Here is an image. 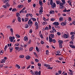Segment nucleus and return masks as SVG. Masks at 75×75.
<instances>
[{"mask_svg": "<svg viewBox=\"0 0 75 75\" xmlns=\"http://www.w3.org/2000/svg\"><path fill=\"white\" fill-rule=\"evenodd\" d=\"M62 3H61L59 4V5L60 6L59 8L60 9H64L65 8L64 6V4H65V0H62Z\"/></svg>", "mask_w": 75, "mask_h": 75, "instance_id": "nucleus-1", "label": "nucleus"}, {"mask_svg": "<svg viewBox=\"0 0 75 75\" xmlns=\"http://www.w3.org/2000/svg\"><path fill=\"white\" fill-rule=\"evenodd\" d=\"M62 37L63 38H67L69 37V34H64L62 35Z\"/></svg>", "mask_w": 75, "mask_h": 75, "instance_id": "nucleus-2", "label": "nucleus"}, {"mask_svg": "<svg viewBox=\"0 0 75 75\" xmlns=\"http://www.w3.org/2000/svg\"><path fill=\"white\" fill-rule=\"evenodd\" d=\"M15 39V37L14 36H10L9 38V40L10 42H13V40Z\"/></svg>", "mask_w": 75, "mask_h": 75, "instance_id": "nucleus-3", "label": "nucleus"}, {"mask_svg": "<svg viewBox=\"0 0 75 75\" xmlns=\"http://www.w3.org/2000/svg\"><path fill=\"white\" fill-rule=\"evenodd\" d=\"M44 66H45V67H48L47 69H52V67H50V65L49 64H44Z\"/></svg>", "mask_w": 75, "mask_h": 75, "instance_id": "nucleus-4", "label": "nucleus"}, {"mask_svg": "<svg viewBox=\"0 0 75 75\" xmlns=\"http://www.w3.org/2000/svg\"><path fill=\"white\" fill-rule=\"evenodd\" d=\"M35 25L36 26V30L38 29V27H39V26H38V23H37V22H36L35 23Z\"/></svg>", "mask_w": 75, "mask_h": 75, "instance_id": "nucleus-5", "label": "nucleus"}, {"mask_svg": "<svg viewBox=\"0 0 75 75\" xmlns=\"http://www.w3.org/2000/svg\"><path fill=\"white\" fill-rule=\"evenodd\" d=\"M59 23L58 22H55L53 23V25H59Z\"/></svg>", "mask_w": 75, "mask_h": 75, "instance_id": "nucleus-6", "label": "nucleus"}, {"mask_svg": "<svg viewBox=\"0 0 75 75\" xmlns=\"http://www.w3.org/2000/svg\"><path fill=\"white\" fill-rule=\"evenodd\" d=\"M39 3L40 6H42L43 3H42V0H39Z\"/></svg>", "mask_w": 75, "mask_h": 75, "instance_id": "nucleus-7", "label": "nucleus"}, {"mask_svg": "<svg viewBox=\"0 0 75 75\" xmlns=\"http://www.w3.org/2000/svg\"><path fill=\"white\" fill-rule=\"evenodd\" d=\"M35 75H40L41 74V71H39L38 72L36 71L35 73Z\"/></svg>", "mask_w": 75, "mask_h": 75, "instance_id": "nucleus-8", "label": "nucleus"}, {"mask_svg": "<svg viewBox=\"0 0 75 75\" xmlns=\"http://www.w3.org/2000/svg\"><path fill=\"white\" fill-rule=\"evenodd\" d=\"M49 41L50 42H52V38L50 36H49Z\"/></svg>", "mask_w": 75, "mask_h": 75, "instance_id": "nucleus-9", "label": "nucleus"}, {"mask_svg": "<svg viewBox=\"0 0 75 75\" xmlns=\"http://www.w3.org/2000/svg\"><path fill=\"white\" fill-rule=\"evenodd\" d=\"M56 7V4H55V3H53V5L52 6V8H54Z\"/></svg>", "mask_w": 75, "mask_h": 75, "instance_id": "nucleus-10", "label": "nucleus"}, {"mask_svg": "<svg viewBox=\"0 0 75 75\" xmlns=\"http://www.w3.org/2000/svg\"><path fill=\"white\" fill-rule=\"evenodd\" d=\"M70 11H71V10H70V9L67 10V9L65 8L64 10H63V12H69Z\"/></svg>", "mask_w": 75, "mask_h": 75, "instance_id": "nucleus-11", "label": "nucleus"}, {"mask_svg": "<svg viewBox=\"0 0 75 75\" xmlns=\"http://www.w3.org/2000/svg\"><path fill=\"white\" fill-rule=\"evenodd\" d=\"M61 25L62 26H64L66 25V23L65 22H62L61 23Z\"/></svg>", "mask_w": 75, "mask_h": 75, "instance_id": "nucleus-12", "label": "nucleus"}, {"mask_svg": "<svg viewBox=\"0 0 75 75\" xmlns=\"http://www.w3.org/2000/svg\"><path fill=\"white\" fill-rule=\"evenodd\" d=\"M24 40L25 41H28V38L27 37H25L24 38Z\"/></svg>", "mask_w": 75, "mask_h": 75, "instance_id": "nucleus-13", "label": "nucleus"}, {"mask_svg": "<svg viewBox=\"0 0 75 75\" xmlns=\"http://www.w3.org/2000/svg\"><path fill=\"white\" fill-rule=\"evenodd\" d=\"M23 50L24 49H23V48L21 47H19V48H18V52H19V51H20V50H21V51H23Z\"/></svg>", "mask_w": 75, "mask_h": 75, "instance_id": "nucleus-14", "label": "nucleus"}, {"mask_svg": "<svg viewBox=\"0 0 75 75\" xmlns=\"http://www.w3.org/2000/svg\"><path fill=\"white\" fill-rule=\"evenodd\" d=\"M30 58H31V57H30L29 55H28L26 57V59H30Z\"/></svg>", "mask_w": 75, "mask_h": 75, "instance_id": "nucleus-15", "label": "nucleus"}, {"mask_svg": "<svg viewBox=\"0 0 75 75\" xmlns=\"http://www.w3.org/2000/svg\"><path fill=\"white\" fill-rule=\"evenodd\" d=\"M13 47H10L9 48V50L10 52H11L13 51Z\"/></svg>", "mask_w": 75, "mask_h": 75, "instance_id": "nucleus-16", "label": "nucleus"}, {"mask_svg": "<svg viewBox=\"0 0 75 75\" xmlns=\"http://www.w3.org/2000/svg\"><path fill=\"white\" fill-rule=\"evenodd\" d=\"M33 49H34V47H30L29 49V51L30 52L32 51L33 50Z\"/></svg>", "mask_w": 75, "mask_h": 75, "instance_id": "nucleus-17", "label": "nucleus"}, {"mask_svg": "<svg viewBox=\"0 0 75 75\" xmlns=\"http://www.w3.org/2000/svg\"><path fill=\"white\" fill-rule=\"evenodd\" d=\"M59 44H63V41L60 40L59 41Z\"/></svg>", "mask_w": 75, "mask_h": 75, "instance_id": "nucleus-18", "label": "nucleus"}, {"mask_svg": "<svg viewBox=\"0 0 75 75\" xmlns=\"http://www.w3.org/2000/svg\"><path fill=\"white\" fill-rule=\"evenodd\" d=\"M63 21V17H61L59 18V21Z\"/></svg>", "mask_w": 75, "mask_h": 75, "instance_id": "nucleus-19", "label": "nucleus"}, {"mask_svg": "<svg viewBox=\"0 0 75 75\" xmlns=\"http://www.w3.org/2000/svg\"><path fill=\"white\" fill-rule=\"evenodd\" d=\"M69 43V46L71 45H74V42L72 41H71Z\"/></svg>", "mask_w": 75, "mask_h": 75, "instance_id": "nucleus-20", "label": "nucleus"}, {"mask_svg": "<svg viewBox=\"0 0 75 75\" xmlns=\"http://www.w3.org/2000/svg\"><path fill=\"white\" fill-rule=\"evenodd\" d=\"M15 66L16 68H18V69H20V66L18 64H16Z\"/></svg>", "mask_w": 75, "mask_h": 75, "instance_id": "nucleus-21", "label": "nucleus"}, {"mask_svg": "<svg viewBox=\"0 0 75 75\" xmlns=\"http://www.w3.org/2000/svg\"><path fill=\"white\" fill-rule=\"evenodd\" d=\"M6 61V60L5 59H3L1 60V63H4L5 62V61Z\"/></svg>", "mask_w": 75, "mask_h": 75, "instance_id": "nucleus-22", "label": "nucleus"}, {"mask_svg": "<svg viewBox=\"0 0 75 75\" xmlns=\"http://www.w3.org/2000/svg\"><path fill=\"white\" fill-rule=\"evenodd\" d=\"M67 3H68L69 4V6H72V4H71V1H68Z\"/></svg>", "mask_w": 75, "mask_h": 75, "instance_id": "nucleus-23", "label": "nucleus"}, {"mask_svg": "<svg viewBox=\"0 0 75 75\" xmlns=\"http://www.w3.org/2000/svg\"><path fill=\"white\" fill-rule=\"evenodd\" d=\"M50 4L51 6H52L53 4V0H50Z\"/></svg>", "mask_w": 75, "mask_h": 75, "instance_id": "nucleus-24", "label": "nucleus"}, {"mask_svg": "<svg viewBox=\"0 0 75 75\" xmlns=\"http://www.w3.org/2000/svg\"><path fill=\"white\" fill-rule=\"evenodd\" d=\"M54 11H50L49 13L50 14H54Z\"/></svg>", "mask_w": 75, "mask_h": 75, "instance_id": "nucleus-25", "label": "nucleus"}, {"mask_svg": "<svg viewBox=\"0 0 75 75\" xmlns=\"http://www.w3.org/2000/svg\"><path fill=\"white\" fill-rule=\"evenodd\" d=\"M36 50L37 51V52H38L39 51V49H38V47L37 46H36Z\"/></svg>", "mask_w": 75, "mask_h": 75, "instance_id": "nucleus-26", "label": "nucleus"}, {"mask_svg": "<svg viewBox=\"0 0 75 75\" xmlns=\"http://www.w3.org/2000/svg\"><path fill=\"white\" fill-rule=\"evenodd\" d=\"M31 19L33 20V21H36V19L33 18H31Z\"/></svg>", "mask_w": 75, "mask_h": 75, "instance_id": "nucleus-27", "label": "nucleus"}, {"mask_svg": "<svg viewBox=\"0 0 75 75\" xmlns=\"http://www.w3.org/2000/svg\"><path fill=\"white\" fill-rule=\"evenodd\" d=\"M52 28L53 31H54V32H56V30L55 29V28L54 27H52Z\"/></svg>", "mask_w": 75, "mask_h": 75, "instance_id": "nucleus-28", "label": "nucleus"}, {"mask_svg": "<svg viewBox=\"0 0 75 75\" xmlns=\"http://www.w3.org/2000/svg\"><path fill=\"white\" fill-rule=\"evenodd\" d=\"M43 11L42 10L40 9V11L39 12V14H41L42 13V12Z\"/></svg>", "mask_w": 75, "mask_h": 75, "instance_id": "nucleus-29", "label": "nucleus"}, {"mask_svg": "<svg viewBox=\"0 0 75 75\" xmlns=\"http://www.w3.org/2000/svg\"><path fill=\"white\" fill-rule=\"evenodd\" d=\"M24 55H20L19 56V58H24Z\"/></svg>", "mask_w": 75, "mask_h": 75, "instance_id": "nucleus-30", "label": "nucleus"}, {"mask_svg": "<svg viewBox=\"0 0 75 75\" xmlns=\"http://www.w3.org/2000/svg\"><path fill=\"white\" fill-rule=\"evenodd\" d=\"M70 47H71V48H75V46H74V45H70Z\"/></svg>", "mask_w": 75, "mask_h": 75, "instance_id": "nucleus-31", "label": "nucleus"}, {"mask_svg": "<svg viewBox=\"0 0 75 75\" xmlns=\"http://www.w3.org/2000/svg\"><path fill=\"white\" fill-rule=\"evenodd\" d=\"M16 36L17 38H20V36L18 34H16Z\"/></svg>", "mask_w": 75, "mask_h": 75, "instance_id": "nucleus-32", "label": "nucleus"}, {"mask_svg": "<svg viewBox=\"0 0 75 75\" xmlns=\"http://www.w3.org/2000/svg\"><path fill=\"white\" fill-rule=\"evenodd\" d=\"M8 47V46H7V45H6L5 46L4 49V50L5 51H6Z\"/></svg>", "mask_w": 75, "mask_h": 75, "instance_id": "nucleus-33", "label": "nucleus"}, {"mask_svg": "<svg viewBox=\"0 0 75 75\" xmlns=\"http://www.w3.org/2000/svg\"><path fill=\"white\" fill-rule=\"evenodd\" d=\"M74 35L72 34L71 36V38L72 40H74Z\"/></svg>", "mask_w": 75, "mask_h": 75, "instance_id": "nucleus-34", "label": "nucleus"}, {"mask_svg": "<svg viewBox=\"0 0 75 75\" xmlns=\"http://www.w3.org/2000/svg\"><path fill=\"white\" fill-rule=\"evenodd\" d=\"M59 48H62V44H59Z\"/></svg>", "mask_w": 75, "mask_h": 75, "instance_id": "nucleus-35", "label": "nucleus"}, {"mask_svg": "<svg viewBox=\"0 0 75 75\" xmlns=\"http://www.w3.org/2000/svg\"><path fill=\"white\" fill-rule=\"evenodd\" d=\"M18 17V21H19V22H21V18H20V17Z\"/></svg>", "mask_w": 75, "mask_h": 75, "instance_id": "nucleus-36", "label": "nucleus"}, {"mask_svg": "<svg viewBox=\"0 0 75 75\" xmlns=\"http://www.w3.org/2000/svg\"><path fill=\"white\" fill-rule=\"evenodd\" d=\"M25 22V21H28V18H25L24 19Z\"/></svg>", "mask_w": 75, "mask_h": 75, "instance_id": "nucleus-37", "label": "nucleus"}, {"mask_svg": "<svg viewBox=\"0 0 75 75\" xmlns=\"http://www.w3.org/2000/svg\"><path fill=\"white\" fill-rule=\"evenodd\" d=\"M2 7H4V8H7V6L6 5H3Z\"/></svg>", "mask_w": 75, "mask_h": 75, "instance_id": "nucleus-38", "label": "nucleus"}, {"mask_svg": "<svg viewBox=\"0 0 75 75\" xmlns=\"http://www.w3.org/2000/svg\"><path fill=\"white\" fill-rule=\"evenodd\" d=\"M15 47H18L19 45V43H17L16 44H15Z\"/></svg>", "mask_w": 75, "mask_h": 75, "instance_id": "nucleus-39", "label": "nucleus"}, {"mask_svg": "<svg viewBox=\"0 0 75 75\" xmlns=\"http://www.w3.org/2000/svg\"><path fill=\"white\" fill-rule=\"evenodd\" d=\"M17 9L16 8H13L12 10V11H16Z\"/></svg>", "mask_w": 75, "mask_h": 75, "instance_id": "nucleus-40", "label": "nucleus"}, {"mask_svg": "<svg viewBox=\"0 0 75 75\" xmlns=\"http://www.w3.org/2000/svg\"><path fill=\"white\" fill-rule=\"evenodd\" d=\"M57 34L58 35H61V33L59 32H58L57 33Z\"/></svg>", "mask_w": 75, "mask_h": 75, "instance_id": "nucleus-41", "label": "nucleus"}, {"mask_svg": "<svg viewBox=\"0 0 75 75\" xmlns=\"http://www.w3.org/2000/svg\"><path fill=\"white\" fill-rule=\"evenodd\" d=\"M18 7L19 8H21L22 7H23V5H20L18 6Z\"/></svg>", "mask_w": 75, "mask_h": 75, "instance_id": "nucleus-42", "label": "nucleus"}, {"mask_svg": "<svg viewBox=\"0 0 75 75\" xmlns=\"http://www.w3.org/2000/svg\"><path fill=\"white\" fill-rule=\"evenodd\" d=\"M50 36L52 38H54V34H51L50 35Z\"/></svg>", "mask_w": 75, "mask_h": 75, "instance_id": "nucleus-43", "label": "nucleus"}, {"mask_svg": "<svg viewBox=\"0 0 75 75\" xmlns=\"http://www.w3.org/2000/svg\"><path fill=\"white\" fill-rule=\"evenodd\" d=\"M47 23V22H43L42 23V24H43V25H45V24H46Z\"/></svg>", "mask_w": 75, "mask_h": 75, "instance_id": "nucleus-44", "label": "nucleus"}, {"mask_svg": "<svg viewBox=\"0 0 75 75\" xmlns=\"http://www.w3.org/2000/svg\"><path fill=\"white\" fill-rule=\"evenodd\" d=\"M29 26H28V24H26L25 25V28H28Z\"/></svg>", "mask_w": 75, "mask_h": 75, "instance_id": "nucleus-45", "label": "nucleus"}, {"mask_svg": "<svg viewBox=\"0 0 75 75\" xmlns=\"http://www.w3.org/2000/svg\"><path fill=\"white\" fill-rule=\"evenodd\" d=\"M31 44V40H30L28 42V44Z\"/></svg>", "mask_w": 75, "mask_h": 75, "instance_id": "nucleus-46", "label": "nucleus"}, {"mask_svg": "<svg viewBox=\"0 0 75 75\" xmlns=\"http://www.w3.org/2000/svg\"><path fill=\"white\" fill-rule=\"evenodd\" d=\"M17 14V17H19V16L20 15V13H16Z\"/></svg>", "mask_w": 75, "mask_h": 75, "instance_id": "nucleus-47", "label": "nucleus"}, {"mask_svg": "<svg viewBox=\"0 0 75 75\" xmlns=\"http://www.w3.org/2000/svg\"><path fill=\"white\" fill-rule=\"evenodd\" d=\"M43 20L45 21H47V19H46L45 17L43 18Z\"/></svg>", "mask_w": 75, "mask_h": 75, "instance_id": "nucleus-48", "label": "nucleus"}, {"mask_svg": "<svg viewBox=\"0 0 75 75\" xmlns=\"http://www.w3.org/2000/svg\"><path fill=\"white\" fill-rule=\"evenodd\" d=\"M56 3L57 4H59V3H60V1H56Z\"/></svg>", "mask_w": 75, "mask_h": 75, "instance_id": "nucleus-49", "label": "nucleus"}, {"mask_svg": "<svg viewBox=\"0 0 75 75\" xmlns=\"http://www.w3.org/2000/svg\"><path fill=\"white\" fill-rule=\"evenodd\" d=\"M40 35V37L41 38H44V37H43V35L42 34Z\"/></svg>", "mask_w": 75, "mask_h": 75, "instance_id": "nucleus-50", "label": "nucleus"}, {"mask_svg": "<svg viewBox=\"0 0 75 75\" xmlns=\"http://www.w3.org/2000/svg\"><path fill=\"white\" fill-rule=\"evenodd\" d=\"M45 30H48V27L46 26L45 28Z\"/></svg>", "mask_w": 75, "mask_h": 75, "instance_id": "nucleus-51", "label": "nucleus"}, {"mask_svg": "<svg viewBox=\"0 0 75 75\" xmlns=\"http://www.w3.org/2000/svg\"><path fill=\"white\" fill-rule=\"evenodd\" d=\"M52 42H54V43H55V42H56V40H55V39H53L52 40Z\"/></svg>", "mask_w": 75, "mask_h": 75, "instance_id": "nucleus-52", "label": "nucleus"}, {"mask_svg": "<svg viewBox=\"0 0 75 75\" xmlns=\"http://www.w3.org/2000/svg\"><path fill=\"white\" fill-rule=\"evenodd\" d=\"M49 52L48 51V50H46V55H48L49 54Z\"/></svg>", "mask_w": 75, "mask_h": 75, "instance_id": "nucleus-53", "label": "nucleus"}, {"mask_svg": "<svg viewBox=\"0 0 75 75\" xmlns=\"http://www.w3.org/2000/svg\"><path fill=\"white\" fill-rule=\"evenodd\" d=\"M8 1H9V0H5V3H8Z\"/></svg>", "mask_w": 75, "mask_h": 75, "instance_id": "nucleus-54", "label": "nucleus"}, {"mask_svg": "<svg viewBox=\"0 0 75 75\" xmlns=\"http://www.w3.org/2000/svg\"><path fill=\"white\" fill-rule=\"evenodd\" d=\"M40 43L41 44H44V42L42 40H41Z\"/></svg>", "mask_w": 75, "mask_h": 75, "instance_id": "nucleus-55", "label": "nucleus"}, {"mask_svg": "<svg viewBox=\"0 0 75 75\" xmlns=\"http://www.w3.org/2000/svg\"><path fill=\"white\" fill-rule=\"evenodd\" d=\"M6 5L7 6V7H9L10 6V5L8 3H7L6 4Z\"/></svg>", "mask_w": 75, "mask_h": 75, "instance_id": "nucleus-56", "label": "nucleus"}, {"mask_svg": "<svg viewBox=\"0 0 75 75\" xmlns=\"http://www.w3.org/2000/svg\"><path fill=\"white\" fill-rule=\"evenodd\" d=\"M15 21H16V19H14L12 21V23H15Z\"/></svg>", "mask_w": 75, "mask_h": 75, "instance_id": "nucleus-57", "label": "nucleus"}, {"mask_svg": "<svg viewBox=\"0 0 75 75\" xmlns=\"http://www.w3.org/2000/svg\"><path fill=\"white\" fill-rule=\"evenodd\" d=\"M30 16V14L29 13H27L26 15V17H28V16Z\"/></svg>", "mask_w": 75, "mask_h": 75, "instance_id": "nucleus-58", "label": "nucleus"}, {"mask_svg": "<svg viewBox=\"0 0 75 75\" xmlns=\"http://www.w3.org/2000/svg\"><path fill=\"white\" fill-rule=\"evenodd\" d=\"M55 20V19L54 18H52L51 19V21H54Z\"/></svg>", "mask_w": 75, "mask_h": 75, "instance_id": "nucleus-59", "label": "nucleus"}, {"mask_svg": "<svg viewBox=\"0 0 75 75\" xmlns=\"http://www.w3.org/2000/svg\"><path fill=\"white\" fill-rule=\"evenodd\" d=\"M29 33H33V30L31 29H30Z\"/></svg>", "mask_w": 75, "mask_h": 75, "instance_id": "nucleus-60", "label": "nucleus"}, {"mask_svg": "<svg viewBox=\"0 0 75 75\" xmlns=\"http://www.w3.org/2000/svg\"><path fill=\"white\" fill-rule=\"evenodd\" d=\"M59 59L60 61H62V57H60L59 58Z\"/></svg>", "mask_w": 75, "mask_h": 75, "instance_id": "nucleus-61", "label": "nucleus"}, {"mask_svg": "<svg viewBox=\"0 0 75 75\" xmlns=\"http://www.w3.org/2000/svg\"><path fill=\"white\" fill-rule=\"evenodd\" d=\"M21 13H24V11H23L22 10H21V11H20L19 13L20 14H21Z\"/></svg>", "mask_w": 75, "mask_h": 75, "instance_id": "nucleus-62", "label": "nucleus"}, {"mask_svg": "<svg viewBox=\"0 0 75 75\" xmlns=\"http://www.w3.org/2000/svg\"><path fill=\"white\" fill-rule=\"evenodd\" d=\"M39 61V60H38V59H35V62H38Z\"/></svg>", "mask_w": 75, "mask_h": 75, "instance_id": "nucleus-63", "label": "nucleus"}, {"mask_svg": "<svg viewBox=\"0 0 75 75\" xmlns=\"http://www.w3.org/2000/svg\"><path fill=\"white\" fill-rule=\"evenodd\" d=\"M10 30L11 33H13V29L11 28Z\"/></svg>", "mask_w": 75, "mask_h": 75, "instance_id": "nucleus-64", "label": "nucleus"}]
</instances>
